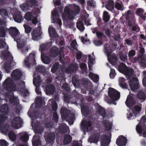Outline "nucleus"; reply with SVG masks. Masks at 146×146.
<instances>
[{
	"mask_svg": "<svg viewBox=\"0 0 146 146\" xmlns=\"http://www.w3.org/2000/svg\"><path fill=\"white\" fill-rule=\"evenodd\" d=\"M0 131L6 135H8L9 138L12 141L15 140L16 139L15 134L10 130V128L8 125H3L0 127Z\"/></svg>",
	"mask_w": 146,
	"mask_h": 146,
	"instance_id": "5",
	"label": "nucleus"
},
{
	"mask_svg": "<svg viewBox=\"0 0 146 146\" xmlns=\"http://www.w3.org/2000/svg\"><path fill=\"white\" fill-rule=\"evenodd\" d=\"M72 140L71 137L68 135H66L64 136V144H67L69 143Z\"/></svg>",
	"mask_w": 146,
	"mask_h": 146,
	"instance_id": "43",
	"label": "nucleus"
},
{
	"mask_svg": "<svg viewBox=\"0 0 146 146\" xmlns=\"http://www.w3.org/2000/svg\"><path fill=\"white\" fill-rule=\"evenodd\" d=\"M92 32L94 33H96L97 36L99 38H100L103 35L102 33L97 31L96 28H94L92 29Z\"/></svg>",
	"mask_w": 146,
	"mask_h": 146,
	"instance_id": "54",
	"label": "nucleus"
},
{
	"mask_svg": "<svg viewBox=\"0 0 146 146\" xmlns=\"http://www.w3.org/2000/svg\"><path fill=\"white\" fill-rule=\"evenodd\" d=\"M21 135V140L27 142L29 139V136L26 132H23L20 133Z\"/></svg>",
	"mask_w": 146,
	"mask_h": 146,
	"instance_id": "37",
	"label": "nucleus"
},
{
	"mask_svg": "<svg viewBox=\"0 0 146 146\" xmlns=\"http://www.w3.org/2000/svg\"><path fill=\"white\" fill-rule=\"evenodd\" d=\"M98 137H96L95 136H93L92 137H90L88 141L90 143H96L98 141Z\"/></svg>",
	"mask_w": 146,
	"mask_h": 146,
	"instance_id": "48",
	"label": "nucleus"
},
{
	"mask_svg": "<svg viewBox=\"0 0 146 146\" xmlns=\"http://www.w3.org/2000/svg\"><path fill=\"white\" fill-rule=\"evenodd\" d=\"M57 130L59 132L65 133L66 132L69 133L70 132L68 127L65 124H63L61 125H60L59 129H57Z\"/></svg>",
	"mask_w": 146,
	"mask_h": 146,
	"instance_id": "26",
	"label": "nucleus"
},
{
	"mask_svg": "<svg viewBox=\"0 0 146 146\" xmlns=\"http://www.w3.org/2000/svg\"><path fill=\"white\" fill-rule=\"evenodd\" d=\"M110 69L111 70L110 76L111 78L113 79L115 76L116 74L115 73V70L113 69H111V68H110Z\"/></svg>",
	"mask_w": 146,
	"mask_h": 146,
	"instance_id": "58",
	"label": "nucleus"
},
{
	"mask_svg": "<svg viewBox=\"0 0 146 146\" xmlns=\"http://www.w3.org/2000/svg\"><path fill=\"white\" fill-rule=\"evenodd\" d=\"M33 77V84L36 87L35 88L36 92L37 94H40L41 93V92L38 86L41 84L42 81L40 80V76L38 74H34Z\"/></svg>",
	"mask_w": 146,
	"mask_h": 146,
	"instance_id": "7",
	"label": "nucleus"
},
{
	"mask_svg": "<svg viewBox=\"0 0 146 146\" xmlns=\"http://www.w3.org/2000/svg\"><path fill=\"white\" fill-rule=\"evenodd\" d=\"M50 53L51 56L54 57L59 53V52L57 48L54 47L50 50Z\"/></svg>",
	"mask_w": 146,
	"mask_h": 146,
	"instance_id": "34",
	"label": "nucleus"
},
{
	"mask_svg": "<svg viewBox=\"0 0 146 146\" xmlns=\"http://www.w3.org/2000/svg\"><path fill=\"white\" fill-rule=\"evenodd\" d=\"M77 27L81 32L84 29V27L82 22L80 21H78L77 23Z\"/></svg>",
	"mask_w": 146,
	"mask_h": 146,
	"instance_id": "39",
	"label": "nucleus"
},
{
	"mask_svg": "<svg viewBox=\"0 0 146 146\" xmlns=\"http://www.w3.org/2000/svg\"><path fill=\"white\" fill-rule=\"evenodd\" d=\"M58 63H56L54 64L51 69L52 72L53 73L58 68Z\"/></svg>",
	"mask_w": 146,
	"mask_h": 146,
	"instance_id": "59",
	"label": "nucleus"
},
{
	"mask_svg": "<svg viewBox=\"0 0 146 146\" xmlns=\"http://www.w3.org/2000/svg\"><path fill=\"white\" fill-rule=\"evenodd\" d=\"M110 19V15L108 14V12L106 11H104L103 16V20L105 22H107L109 21Z\"/></svg>",
	"mask_w": 146,
	"mask_h": 146,
	"instance_id": "40",
	"label": "nucleus"
},
{
	"mask_svg": "<svg viewBox=\"0 0 146 146\" xmlns=\"http://www.w3.org/2000/svg\"><path fill=\"white\" fill-rule=\"evenodd\" d=\"M127 143L126 138L123 135L119 136L116 140V143L118 146H124Z\"/></svg>",
	"mask_w": 146,
	"mask_h": 146,
	"instance_id": "20",
	"label": "nucleus"
},
{
	"mask_svg": "<svg viewBox=\"0 0 146 146\" xmlns=\"http://www.w3.org/2000/svg\"><path fill=\"white\" fill-rule=\"evenodd\" d=\"M136 115L134 114L133 115L131 113L129 112L127 113V117L129 119H134L136 116Z\"/></svg>",
	"mask_w": 146,
	"mask_h": 146,
	"instance_id": "57",
	"label": "nucleus"
},
{
	"mask_svg": "<svg viewBox=\"0 0 146 146\" xmlns=\"http://www.w3.org/2000/svg\"><path fill=\"white\" fill-rule=\"evenodd\" d=\"M107 45L104 46L105 52H106L108 61L113 66H115L117 61V58L116 56L111 52V51L113 50L114 49H111L110 48L107 47Z\"/></svg>",
	"mask_w": 146,
	"mask_h": 146,
	"instance_id": "6",
	"label": "nucleus"
},
{
	"mask_svg": "<svg viewBox=\"0 0 146 146\" xmlns=\"http://www.w3.org/2000/svg\"><path fill=\"white\" fill-rule=\"evenodd\" d=\"M136 101L134 98V96L131 94H129L127 97L125 102L126 105L129 108H130L135 104Z\"/></svg>",
	"mask_w": 146,
	"mask_h": 146,
	"instance_id": "17",
	"label": "nucleus"
},
{
	"mask_svg": "<svg viewBox=\"0 0 146 146\" xmlns=\"http://www.w3.org/2000/svg\"><path fill=\"white\" fill-rule=\"evenodd\" d=\"M23 26L25 28V33H28L30 32L32 30V28L30 27L25 24L23 25Z\"/></svg>",
	"mask_w": 146,
	"mask_h": 146,
	"instance_id": "53",
	"label": "nucleus"
},
{
	"mask_svg": "<svg viewBox=\"0 0 146 146\" xmlns=\"http://www.w3.org/2000/svg\"><path fill=\"white\" fill-rule=\"evenodd\" d=\"M40 27L34 29L31 32L32 39L34 40H37L40 38L42 32L40 31Z\"/></svg>",
	"mask_w": 146,
	"mask_h": 146,
	"instance_id": "14",
	"label": "nucleus"
},
{
	"mask_svg": "<svg viewBox=\"0 0 146 146\" xmlns=\"http://www.w3.org/2000/svg\"><path fill=\"white\" fill-rule=\"evenodd\" d=\"M52 20L54 23L58 24L59 25L58 29L60 28L62 25V21L59 18V16L56 9H55L52 13Z\"/></svg>",
	"mask_w": 146,
	"mask_h": 146,
	"instance_id": "12",
	"label": "nucleus"
},
{
	"mask_svg": "<svg viewBox=\"0 0 146 146\" xmlns=\"http://www.w3.org/2000/svg\"><path fill=\"white\" fill-rule=\"evenodd\" d=\"M13 18L15 21L17 23H20L22 21V17L20 15H16L15 17H14Z\"/></svg>",
	"mask_w": 146,
	"mask_h": 146,
	"instance_id": "49",
	"label": "nucleus"
},
{
	"mask_svg": "<svg viewBox=\"0 0 146 146\" xmlns=\"http://www.w3.org/2000/svg\"><path fill=\"white\" fill-rule=\"evenodd\" d=\"M48 33L51 37L56 38L58 36L55 29L52 27H50L49 28Z\"/></svg>",
	"mask_w": 146,
	"mask_h": 146,
	"instance_id": "32",
	"label": "nucleus"
},
{
	"mask_svg": "<svg viewBox=\"0 0 146 146\" xmlns=\"http://www.w3.org/2000/svg\"><path fill=\"white\" fill-rule=\"evenodd\" d=\"M118 70L120 72L124 74L127 79H130L129 86L131 90L135 92L139 88V85L137 79L134 74L133 69L127 68L124 63H121L118 67Z\"/></svg>",
	"mask_w": 146,
	"mask_h": 146,
	"instance_id": "2",
	"label": "nucleus"
},
{
	"mask_svg": "<svg viewBox=\"0 0 146 146\" xmlns=\"http://www.w3.org/2000/svg\"><path fill=\"white\" fill-rule=\"evenodd\" d=\"M72 9L76 10V14L78 13L80 10L79 8L77 5H69L66 6L65 8L64 13L62 16L63 20L64 23L70 22L73 18L74 15L75 14L72 12L70 10L71 9Z\"/></svg>",
	"mask_w": 146,
	"mask_h": 146,
	"instance_id": "4",
	"label": "nucleus"
},
{
	"mask_svg": "<svg viewBox=\"0 0 146 146\" xmlns=\"http://www.w3.org/2000/svg\"><path fill=\"white\" fill-rule=\"evenodd\" d=\"M32 126L36 134L38 133H40L41 132H42V131H41L42 130L40 129L39 123H38L35 124L33 122L32 124Z\"/></svg>",
	"mask_w": 146,
	"mask_h": 146,
	"instance_id": "23",
	"label": "nucleus"
},
{
	"mask_svg": "<svg viewBox=\"0 0 146 146\" xmlns=\"http://www.w3.org/2000/svg\"><path fill=\"white\" fill-rule=\"evenodd\" d=\"M35 104L36 108L39 107L42 105H44L45 102L44 101V99H42L40 97H36Z\"/></svg>",
	"mask_w": 146,
	"mask_h": 146,
	"instance_id": "25",
	"label": "nucleus"
},
{
	"mask_svg": "<svg viewBox=\"0 0 146 146\" xmlns=\"http://www.w3.org/2000/svg\"><path fill=\"white\" fill-rule=\"evenodd\" d=\"M104 124L105 125V129L106 130H108L111 129V122H109L107 121L106 122L104 121L103 122Z\"/></svg>",
	"mask_w": 146,
	"mask_h": 146,
	"instance_id": "41",
	"label": "nucleus"
},
{
	"mask_svg": "<svg viewBox=\"0 0 146 146\" xmlns=\"http://www.w3.org/2000/svg\"><path fill=\"white\" fill-rule=\"evenodd\" d=\"M141 110V108L140 106H137L134 107L133 110V112L134 114L136 115L138 114Z\"/></svg>",
	"mask_w": 146,
	"mask_h": 146,
	"instance_id": "42",
	"label": "nucleus"
},
{
	"mask_svg": "<svg viewBox=\"0 0 146 146\" xmlns=\"http://www.w3.org/2000/svg\"><path fill=\"white\" fill-rule=\"evenodd\" d=\"M22 75L21 71L18 69L13 70L11 74V77L14 79H17L20 78Z\"/></svg>",
	"mask_w": 146,
	"mask_h": 146,
	"instance_id": "21",
	"label": "nucleus"
},
{
	"mask_svg": "<svg viewBox=\"0 0 146 146\" xmlns=\"http://www.w3.org/2000/svg\"><path fill=\"white\" fill-rule=\"evenodd\" d=\"M6 29L4 26H0V36L4 37L5 35Z\"/></svg>",
	"mask_w": 146,
	"mask_h": 146,
	"instance_id": "46",
	"label": "nucleus"
},
{
	"mask_svg": "<svg viewBox=\"0 0 146 146\" xmlns=\"http://www.w3.org/2000/svg\"><path fill=\"white\" fill-rule=\"evenodd\" d=\"M98 106V113L100 115L103 117L104 118L105 115V111L104 109L102 108L100 106Z\"/></svg>",
	"mask_w": 146,
	"mask_h": 146,
	"instance_id": "45",
	"label": "nucleus"
},
{
	"mask_svg": "<svg viewBox=\"0 0 146 146\" xmlns=\"http://www.w3.org/2000/svg\"><path fill=\"white\" fill-rule=\"evenodd\" d=\"M45 134V139L46 142L50 143L53 141L55 139V135L54 133H51L49 134L48 135H46Z\"/></svg>",
	"mask_w": 146,
	"mask_h": 146,
	"instance_id": "27",
	"label": "nucleus"
},
{
	"mask_svg": "<svg viewBox=\"0 0 146 146\" xmlns=\"http://www.w3.org/2000/svg\"><path fill=\"white\" fill-rule=\"evenodd\" d=\"M143 74L144 77L143 79V86L146 87V70L143 72Z\"/></svg>",
	"mask_w": 146,
	"mask_h": 146,
	"instance_id": "63",
	"label": "nucleus"
},
{
	"mask_svg": "<svg viewBox=\"0 0 146 146\" xmlns=\"http://www.w3.org/2000/svg\"><path fill=\"white\" fill-rule=\"evenodd\" d=\"M119 86L122 88H126L127 87V85L125 83V79L123 78H120L119 80Z\"/></svg>",
	"mask_w": 146,
	"mask_h": 146,
	"instance_id": "38",
	"label": "nucleus"
},
{
	"mask_svg": "<svg viewBox=\"0 0 146 146\" xmlns=\"http://www.w3.org/2000/svg\"><path fill=\"white\" fill-rule=\"evenodd\" d=\"M0 15L3 17H7V13L6 10L1 9L0 10Z\"/></svg>",
	"mask_w": 146,
	"mask_h": 146,
	"instance_id": "55",
	"label": "nucleus"
},
{
	"mask_svg": "<svg viewBox=\"0 0 146 146\" xmlns=\"http://www.w3.org/2000/svg\"><path fill=\"white\" fill-rule=\"evenodd\" d=\"M115 7L117 9L123 11V6L121 3H116L115 5Z\"/></svg>",
	"mask_w": 146,
	"mask_h": 146,
	"instance_id": "50",
	"label": "nucleus"
},
{
	"mask_svg": "<svg viewBox=\"0 0 146 146\" xmlns=\"http://www.w3.org/2000/svg\"><path fill=\"white\" fill-rule=\"evenodd\" d=\"M120 58L121 60L124 61L127 59V56L125 54H121L120 55Z\"/></svg>",
	"mask_w": 146,
	"mask_h": 146,
	"instance_id": "64",
	"label": "nucleus"
},
{
	"mask_svg": "<svg viewBox=\"0 0 146 146\" xmlns=\"http://www.w3.org/2000/svg\"><path fill=\"white\" fill-rule=\"evenodd\" d=\"M37 17V15L36 14L29 12L25 14L24 17L27 20H31L33 24H36L38 22V20L36 18Z\"/></svg>",
	"mask_w": 146,
	"mask_h": 146,
	"instance_id": "11",
	"label": "nucleus"
},
{
	"mask_svg": "<svg viewBox=\"0 0 146 146\" xmlns=\"http://www.w3.org/2000/svg\"><path fill=\"white\" fill-rule=\"evenodd\" d=\"M54 91V87L51 85L47 86L46 89V93L47 95L52 94Z\"/></svg>",
	"mask_w": 146,
	"mask_h": 146,
	"instance_id": "30",
	"label": "nucleus"
},
{
	"mask_svg": "<svg viewBox=\"0 0 146 146\" xmlns=\"http://www.w3.org/2000/svg\"><path fill=\"white\" fill-rule=\"evenodd\" d=\"M4 48L6 49H8V45L6 44L3 40L0 41V48Z\"/></svg>",
	"mask_w": 146,
	"mask_h": 146,
	"instance_id": "51",
	"label": "nucleus"
},
{
	"mask_svg": "<svg viewBox=\"0 0 146 146\" xmlns=\"http://www.w3.org/2000/svg\"><path fill=\"white\" fill-rule=\"evenodd\" d=\"M41 58L43 62L46 64H48L51 62V59L46 55L41 54Z\"/></svg>",
	"mask_w": 146,
	"mask_h": 146,
	"instance_id": "35",
	"label": "nucleus"
},
{
	"mask_svg": "<svg viewBox=\"0 0 146 146\" xmlns=\"http://www.w3.org/2000/svg\"><path fill=\"white\" fill-rule=\"evenodd\" d=\"M8 107L7 105L4 104L2 106L0 110L1 113L0 114V118L1 119L4 117H5V120L6 119V115L8 113Z\"/></svg>",
	"mask_w": 146,
	"mask_h": 146,
	"instance_id": "19",
	"label": "nucleus"
},
{
	"mask_svg": "<svg viewBox=\"0 0 146 146\" xmlns=\"http://www.w3.org/2000/svg\"><path fill=\"white\" fill-rule=\"evenodd\" d=\"M70 49L75 52L76 54L77 58L78 59H80L81 57L82 54L80 52L78 51L77 48V44L75 40H73L71 44Z\"/></svg>",
	"mask_w": 146,
	"mask_h": 146,
	"instance_id": "16",
	"label": "nucleus"
},
{
	"mask_svg": "<svg viewBox=\"0 0 146 146\" xmlns=\"http://www.w3.org/2000/svg\"><path fill=\"white\" fill-rule=\"evenodd\" d=\"M78 69V67L76 65L75 66H73L71 65L69 69H67L66 71L67 72H70L71 71H76Z\"/></svg>",
	"mask_w": 146,
	"mask_h": 146,
	"instance_id": "47",
	"label": "nucleus"
},
{
	"mask_svg": "<svg viewBox=\"0 0 146 146\" xmlns=\"http://www.w3.org/2000/svg\"><path fill=\"white\" fill-rule=\"evenodd\" d=\"M90 78L94 82H98L99 79L98 76L92 72H90L89 74Z\"/></svg>",
	"mask_w": 146,
	"mask_h": 146,
	"instance_id": "36",
	"label": "nucleus"
},
{
	"mask_svg": "<svg viewBox=\"0 0 146 146\" xmlns=\"http://www.w3.org/2000/svg\"><path fill=\"white\" fill-rule=\"evenodd\" d=\"M11 123L14 128L18 129L21 127L22 121L20 117H15L11 120Z\"/></svg>",
	"mask_w": 146,
	"mask_h": 146,
	"instance_id": "13",
	"label": "nucleus"
},
{
	"mask_svg": "<svg viewBox=\"0 0 146 146\" xmlns=\"http://www.w3.org/2000/svg\"><path fill=\"white\" fill-rule=\"evenodd\" d=\"M36 136H34L33 138V146H39L40 145V142L39 139L36 141Z\"/></svg>",
	"mask_w": 146,
	"mask_h": 146,
	"instance_id": "44",
	"label": "nucleus"
},
{
	"mask_svg": "<svg viewBox=\"0 0 146 146\" xmlns=\"http://www.w3.org/2000/svg\"><path fill=\"white\" fill-rule=\"evenodd\" d=\"M21 86L22 88L20 90L22 93V95L24 96H28L29 93L27 89L25 88V84L24 82H22Z\"/></svg>",
	"mask_w": 146,
	"mask_h": 146,
	"instance_id": "29",
	"label": "nucleus"
},
{
	"mask_svg": "<svg viewBox=\"0 0 146 146\" xmlns=\"http://www.w3.org/2000/svg\"><path fill=\"white\" fill-rule=\"evenodd\" d=\"M108 94L112 101H117L120 97L119 93L113 88H109Z\"/></svg>",
	"mask_w": 146,
	"mask_h": 146,
	"instance_id": "9",
	"label": "nucleus"
},
{
	"mask_svg": "<svg viewBox=\"0 0 146 146\" xmlns=\"http://www.w3.org/2000/svg\"><path fill=\"white\" fill-rule=\"evenodd\" d=\"M8 30L11 36L17 42L18 48L23 54H26L30 48V46L26 44V38L23 35L19 36V31L15 27H11Z\"/></svg>",
	"mask_w": 146,
	"mask_h": 146,
	"instance_id": "3",
	"label": "nucleus"
},
{
	"mask_svg": "<svg viewBox=\"0 0 146 146\" xmlns=\"http://www.w3.org/2000/svg\"><path fill=\"white\" fill-rule=\"evenodd\" d=\"M49 103L50 104H51L52 107V110L54 111L53 115V119L54 120L55 123H56L58 121V117L56 111L57 108V105L55 99H51L49 100Z\"/></svg>",
	"mask_w": 146,
	"mask_h": 146,
	"instance_id": "10",
	"label": "nucleus"
},
{
	"mask_svg": "<svg viewBox=\"0 0 146 146\" xmlns=\"http://www.w3.org/2000/svg\"><path fill=\"white\" fill-rule=\"evenodd\" d=\"M110 141L109 137L106 136L102 137L101 141V146H107L109 144Z\"/></svg>",
	"mask_w": 146,
	"mask_h": 146,
	"instance_id": "22",
	"label": "nucleus"
},
{
	"mask_svg": "<svg viewBox=\"0 0 146 146\" xmlns=\"http://www.w3.org/2000/svg\"><path fill=\"white\" fill-rule=\"evenodd\" d=\"M3 86L5 90L8 91V92L4 95L0 94V98L5 99L6 101L9 100L11 103L15 104L19 103V100L17 98H15L12 92L16 90V87L13 83L12 80L10 78H8L5 80L3 84Z\"/></svg>",
	"mask_w": 146,
	"mask_h": 146,
	"instance_id": "1",
	"label": "nucleus"
},
{
	"mask_svg": "<svg viewBox=\"0 0 146 146\" xmlns=\"http://www.w3.org/2000/svg\"><path fill=\"white\" fill-rule=\"evenodd\" d=\"M36 3V0H30L28 3H25L22 4L20 5L21 9L23 11L27 10L29 8V7H31L35 5Z\"/></svg>",
	"mask_w": 146,
	"mask_h": 146,
	"instance_id": "18",
	"label": "nucleus"
},
{
	"mask_svg": "<svg viewBox=\"0 0 146 146\" xmlns=\"http://www.w3.org/2000/svg\"><path fill=\"white\" fill-rule=\"evenodd\" d=\"M69 111L65 108H62L60 111V113L62 119L66 118L68 116Z\"/></svg>",
	"mask_w": 146,
	"mask_h": 146,
	"instance_id": "28",
	"label": "nucleus"
},
{
	"mask_svg": "<svg viewBox=\"0 0 146 146\" xmlns=\"http://www.w3.org/2000/svg\"><path fill=\"white\" fill-rule=\"evenodd\" d=\"M35 52L33 51L29 54V56L26 57L24 60V63L27 67H29L31 64H35Z\"/></svg>",
	"mask_w": 146,
	"mask_h": 146,
	"instance_id": "8",
	"label": "nucleus"
},
{
	"mask_svg": "<svg viewBox=\"0 0 146 146\" xmlns=\"http://www.w3.org/2000/svg\"><path fill=\"white\" fill-rule=\"evenodd\" d=\"M85 15L86 16V17L85 19H84V21L85 22L86 24V25H87L88 26L89 25H90V24L89 22V20L88 19V17L89 16V15L87 14H86Z\"/></svg>",
	"mask_w": 146,
	"mask_h": 146,
	"instance_id": "62",
	"label": "nucleus"
},
{
	"mask_svg": "<svg viewBox=\"0 0 146 146\" xmlns=\"http://www.w3.org/2000/svg\"><path fill=\"white\" fill-rule=\"evenodd\" d=\"M106 8L108 10L113 11L114 9L113 1L110 0L106 3Z\"/></svg>",
	"mask_w": 146,
	"mask_h": 146,
	"instance_id": "24",
	"label": "nucleus"
},
{
	"mask_svg": "<svg viewBox=\"0 0 146 146\" xmlns=\"http://www.w3.org/2000/svg\"><path fill=\"white\" fill-rule=\"evenodd\" d=\"M8 144V143L5 140H0V146H7Z\"/></svg>",
	"mask_w": 146,
	"mask_h": 146,
	"instance_id": "61",
	"label": "nucleus"
},
{
	"mask_svg": "<svg viewBox=\"0 0 146 146\" xmlns=\"http://www.w3.org/2000/svg\"><path fill=\"white\" fill-rule=\"evenodd\" d=\"M91 122L83 120L81 123V127L84 131H88L92 129Z\"/></svg>",
	"mask_w": 146,
	"mask_h": 146,
	"instance_id": "15",
	"label": "nucleus"
},
{
	"mask_svg": "<svg viewBox=\"0 0 146 146\" xmlns=\"http://www.w3.org/2000/svg\"><path fill=\"white\" fill-rule=\"evenodd\" d=\"M95 62L93 54L88 56V66L90 70H91V65H93Z\"/></svg>",
	"mask_w": 146,
	"mask_h": 146,
	"instance_id": "33",
	"label": "nucleus"
},
{
	"mask_svg": "<svg viewBox=\"0 0 146 146\" xmlns=\"http://www.w3.org/2000/svg\"><path fill=\"white\" fill-rule=\"evenodd\" d=\"M81 40L82 42L84 44H88L90 43L89 40L86 39H85L84 37H82L81 38Z\"/></svg>",
	"mask_w": 146,
	"mask_h": 146,
	"instance_id": "60",
	"label": "nucleus"
},
{
	"mask_svg": "<svg viewBox=\"0 0 146 146\" xmlns=\"http://www.w3.org/2000/svg\"><path fill=\"white\" fill-rule=\"evenodd\" d=\"M87 5L89 6L94 7L96 6V3L94 0H89L87 2Z\"/></svg>",
	"mask_w": 146,
	"mask_h": 146,
	"instance_id": "52",
	"label": "nucleus"
},
{
	"mask_svg": "<svg viewBox=\"0 0 146 146\" xmlns=\"http://www.w3.org/2000/svg\"><path fill=\"white\" fill-rule=\"evenodd\" d=\"M36 70L37 72H44L45 70V68L44 67L38 65L36 67Z\"/></svg>",
	"mask_w": 146,
	"mask_h": 146,
	"instance_id": "56",
	"label": "nucleus"
},
{
	"mask_svg": "<svg viewBox=\"0 0 146 146\" xmlns=\"http://www.w3.org/2000/svg\"><path fill=\"white\" fill-rule=\"evenodd\" d=\"M136 13L143 20H145L146 18V13L144 12L143 10L141 8L137 9L136 11Z\"/></svg>",
	"mask_w": 146,
	"mask_h": 146,
	"instance_id": "31",
	"label": "nucleus"
}]
</instances>
